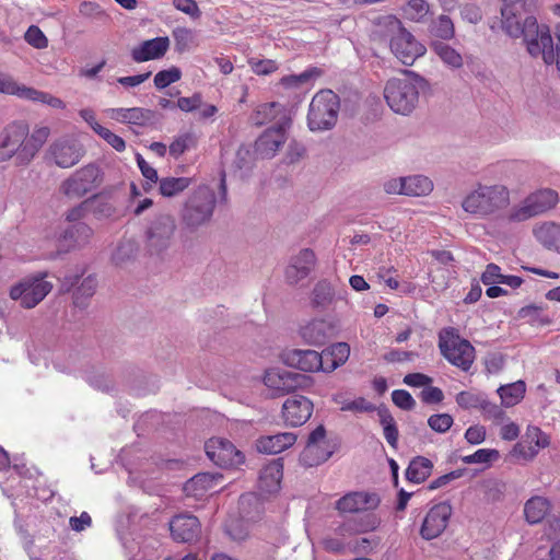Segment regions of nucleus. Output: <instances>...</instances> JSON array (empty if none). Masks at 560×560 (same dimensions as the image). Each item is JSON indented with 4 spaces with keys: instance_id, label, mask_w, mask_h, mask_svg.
<instances>
[{
    "instance_id": "35",
    "label": "nucleus",
    "mask_w": 560,
    "mask_h": 560,
    "mask_svg": "<svg viewBox=\"0 0 560 560\" xmlns=\"http://www.w3.org/2000/svg\"><path fill=\"white\" fill-rule=\"evenodd\" d=\"M534 234L546 248L560 253V224L545 222L534 229Z\"/></svg>"
},
{
    "instance_id": "6",
    "label": "nucleus",
    "mask_w": 560,
    "mask_h": 560,
    "mask_svg": "<svg viewBox=\"0 0 560 560\" xmlns=\"http://www.w3.org/2000/svg\"><path fill=\"white\" fill-rule=\"evenodd\" d=\"M340 109V98L331 90H320L311 100L307 127L311 131H327L335 127Z\"/></svg>"
},
{
    "instance_id": "43",
    "label": "nucleus",
    "mask_w": 560,
    "mask_h": 560,
    "mask_svg": "<svg viewBox=\"0 0 560 560\" xmlns=\"http://www.w3.org/2000/svg\"><path fill=\"white\" fill-rule=\"evenodd\" d=\"M160 183L159 190L163 197L172 198L180 195L190 184L189 177H163L158 180Z\"/></svg>"
},
{
    "instance_id": "48",
    "label": "nucleus",
    "mask_w": 560,
    "mask_h": 560,
    "mask_svg": "<svg viewBox=\"0 0 560 560\" xmlns=\"http://www.w3.org/2000/svg\"><path fill=\"white\" fill-rule=\"evenodd\" d=\"M486 394L474 390L459 392L456 397V404L463 409H479L483 402Z\"/></svg>"
},
{
    "instance_id": "46",
    "label": "nucleus",
    "mask_w": 560,
    "mask_h": 560,
    "mask_svg": "<svg viewBox=\"0 0 560 560\" xmlns=\"http://www.w3.org/2000/svg\"><path fill=\"white\" fill-rule=\"evenodd\" d=\"M197 145V138L191 132H186L179 135L174 139V141L170 144V154L177 159L186 151L195 148Z\"/></svg>"
},
{
    "instance_id": "38",
    "label": "nucleus",
    "mask_w": 560,
    "mask_h": 560,
    "mask_svg": "<svg viewBox=\"0 0 560 560\" xmlns=\"http://www.w3.org/2000/svg\"><path fill=\"white\" fill-rule=\"evenodd\" d=\"M497 392L503 406L513 407L524 398L526 385L523 381H517L500 386Z\"/></svg>"
},
{
    "instance_id": "58",
    "label": "nucleus",
    "mask_w": 560,
    "mask_h": 560,
    "mask_svg": "<svg viewBox=\"0 0 560 560\" xmlns=\"http://www.w3.org/2000/svg\"><path fill=\"white\" fill-rule=\"evenodd\" d=\"M80 13L89 19L93 20H105L107 15L100 4L91 1H86L80 4Z\"/></svg>"
},
{
    "instance_id": "54",
    "label": "nucleus",
    "mask_w": 560,
    "mask_h": 560,
    "mask_svg": "<svg viewBox=\"0 0 560 560\" xmlns=\"http://www.w3.org/2000/svg\"><path fill=\"white\" fill-rule=\"evenodd\" d=\"M97 127H98V129H96V135H98L104 141H106L117 152L125 151L126 142L120 136L114 133L106 127H103V126H97Z\"/></svg>"
},
{
    "instance_id": "25",
    "label": "nucleus",
    "mask_w": 560,
    "mask_h": 560,
    "mask_svg": "<svg viewBox=\"0 0 560 560\" xmlns=\"http://www.w3.org/2000/svg\"><path fill=\"white\" fill-rule=\"evenodd\" d=\"M172 537L182 542H191L201 534L199 520L191 514H178L170 522Z\"/></svg>"
},
{
    "instance_id": "16",
    "label": "nucleus",
    "mask_w": 560,
    "mask_h": 560,
    "mask_svg": "<svg viewBox=\"0 0 560 560\" xmlns=\"http://www.w3.org/2000/svg\"><path fill=\"white\" fill-rule=\"evenodd\" d=\"M332 455V451L326 447V430L318 425L307 439L305 448L301 454V462L308 467L317 466L326 462Z\"/></svg>"
},
{
    "instance_id": "42",
    "label": "nucleus",
    "mask_w": 560,
    "mask_h": 560,
    "mask_svg": "<svg viewBox=\"0 0 560 560\" xmlns=\"http://www.w3.org/2000/svg\"><path fill=\"white\" fill-rule=\"evenodd\" d=\"M549 511V502L541 497H534L525 503L524 514L530 524H537L544 520Z\"/></svg>"
},
{
    "instance_id": "22",
    "label": "nucleus",
    "mask_w": 560,
    "mask_h": 560,
    "mask_svg": "<svg viewBox=\"0 0 560 560\" xmlns=\"http://www.w3.org/2000/svg\"><path fill=\"white\" fill-rule=\"evenodd\" d=\"M283 363L304 372H324L322 353L315 350L290 349L281 354Z\"/></svg>"
},
{
    "instance_id": "19",
    "label": "nucleus",
    "mask_w": 560,
    "mask_h": 560,
    "mask_svg": "<svg viewBox=\"0 0 560 560\" xmlns=\"http://www.w3.org/2000/svg\"><path fill=\"white\" fill-rule=\"evenodd\" d=\"M105 114L108 118L120 122L133 125L137 127H151L158 122V115L155 112L143 107H118L107 108Z\"/></svg>"
},
{
    "instance_id": "29",
    "label": "nucleus",
    "mask_w": 560,
    "mask_h": 560,
    "mask_svg": "<svg viewBox=\"0 0 560 560\" xmlns=\"http://www.w3.org/2000/svg\"><path fill=\"white\" fill-rule=\"evenodd\" d=\"M170 47L168 37H155L142 42L131 50V57L136 62L159 59L163 57Z\"/></svg>"
},
{
    "instance_id": "64",
    "label": "nucleus",
    "mask_w": 560,
    "mask_h": 560,
    "mask_svg": "<svg viewBox=\"0 0 560 560\" xmlns=\"http://www.w3.org/2000/svg\"><path fill=\"white\" fill-rule=\"evenodd\" d=\"M136 161L144 178L151 183H156L159 180L156 170L152 167L140 153L136 154Z\"/></svg>"
},
{
    "instance_id": "23",
    "label": "nucleus",
    "mask_w": 560,
    "mask_h": 560,
    "mask_svg": "<svg viewBox=\"0 0 560 560\" xmlns=\"http://www.w3.org/2000/svg\"><path fill=\"white\" fill-rule=\"evenodd\" d=\"M316 266V255L311 248H303L291 257L285 268V280L290 284H296L311 275Z\"/></svg>"
},
{
    "instance_id": "47",
    "label": "nucleus",
    "mask_w": 560,
    "mask_h": 560,
    "mask_svg": "<svg viewBox=\"0 0 560 560\" xmlns=\"http://www.w3.org/2000/svg\"><path fill=\"white\" fill-rule=\"evenodd\" d=\"M402 11L406 19L421 22L429 13V3L425 0H409Z\"/></svg>"
},
{
    "instance_id": "24",
    "label": "nucleus",
    "mask_w": 560,
    "mask_h": 560,
    "mask_svg": "<svg viewBox=\"0 0 560 560\" xmlns=\"http://www.w3.org/2000/svg\"><path fill=\"white\" fill-rule=\"evenodd\" d=\"M336 326L326 319L315 318L301 326L300 336L308 345L323 346L336 336Z\"/></svg>"
},
{
    "instance_id": "4",
    "label": "nucleus",
    "mask_w": 560,
    "mask_h": 560,
    "mask_svg": "<svg viewBox=\"0 0 560 560\" xmlns=\"http://www.w3.org/2000/svg\"><path fill=\"white\" fill-rule=\"evenodd\" d=\"M384 27V37L389 40L390 51L402 65L411 66L425 54L424 45L418 42L396 16L385 18Z\"/></svg>"
},
{
    "instance_id": "7",
    "label": "nucleus",
    "mask_w": 560,
    "mask_h": 560,
    "mask_svg": "<svg viewBox=\"0 0 560 560\" xmlns=\"http://www.w3.org/2000/svg\"><path fill=\"white\" fill-rule=\"evenodd\" d=\"M521 38L530 57L540 58L546 65H553V35L547 24L538 23L534 15H527Z\"/></svg>"
},
{
    "instance_id": "56",
    "label": "nucleus",
    "mask_w": 560,
    "mask_h": 560,
    "mask_svg": "<svg viewBox=\"0 0 560 560\" xmlns=\"http://www.w3.org/2000/svg\"><path fill=\"white\" fill-rule=\"evenodd\" d=\"M499 456V452L495 450L480 448L471 455H467L463 458L466 464H486Z\"/></svg>"
},
{
    "instance_id": "44",
    "label": "nucleus",
    "mask_w": 560,
    "mask_h": 560,
    "mask_svg": "<svg viewBox=\"0 0 560 560\" xmlns=\"http://www.w3.org/2000/svg\"><path fill=\"white\" fill-rule=\"evenodd\" d=\"M431 47L446 66L454 69L463 67L462 55L450 45L444 42H433Z\"/></svg>"
},
{
    "instance_id": "13",
    "label": "nucleus",
    "mask_w": 560,
    "mask_h": 560,
    "mask_svg": "<svg viewBox=\"0 0 560 560\" xmlns=\"http://www.w3.org/2000/svg\"><path fill=\"white\" fill-rule=\"evenodd\" d=\"M291 119L283 116L275 126L268 128L255 143L256 153L262 159H271L287 141V129Z\"/></svg>"
},
{
    "instance_id": "20",
    "label": "nucleus",
    "mask_w": 560,
    "mask_h": 560,
    "mask_svg": "<svg viewBox=\"0 0 560 560\" xmlns=\"http://www.w3.org/2000/svg\"><path fill=\"white\" fill-rule=\"evenodd\" d=\"M73 288H75L73 292V304L77 307L85 308L88 306L89 300L94 295L96 291V277L89 275L88 277L81 279V276L79 275L66 276L61 282V290L68 292Z\"/></svg>"
},
{
    "instance_id": "15",
    "label": "nucleus",
    "mask_w": 560,
    "mask_h": 560,
    "mask_svg": "<svg viewBox=\"0 0 560 560\" xmlns=\"http://www.w3.org/2000/svg\"><path fill=\"white\" fill-rule=\"evenodd\" d=\"M209 459L219 467L229 468L243 464L244 455L229 441L212 438L205 444Z\"/></svg>"
},
{
    "instance_id": "41",
    "label": "nucleus",
    "mask_w": 560,
    "mask_h": 560,
    "mask_svg": "<svg viewBox=\"0 0 560 560\" xmlns=\"http://www.w3.org/2000/svg\"><path fill=\"white\" fill-rule=\"evenodd\" d=\"M377 415L380 418V423L383 427L385 440L394 450H396L398 445L399 433L394 417L384 406L377 408Z\"/></svg>"
},
{
    "instance_id": "36",
    "label": "nucleus",
    "mask_w": 560,
    "mask_h": 560,
    "mask_svg": "<svg viewBox=\"0 0 560 560\" xmlns=\"http://www.w3.org/2000/svg\"><path fill=\"white\" fill-rule=\"evenodd\" d=\"M433 470V463L424 456L413 457L405 472L406 479L413 483L425 481Z\"/></svg>"
},
{
    "instance_id": "11",
    "label": "nucleus",
    "mask_w": 560,
    "mask_h": 560,
    "mask_svg": "<svg viewBox=\"0 0 560 560\" xmlns=\"http://www.w3.org/2000/svg\"><path fill=\"white\" fill-rule=\"evenodd\" d=\"M101 172L95 164H88L72 173L60 185V191L70 199H79L100 184Z\"/></svg>"
},
{
    "instance_id": "2",
    "label": "nucleus",
    "mask_w": 560,
    "mask_h": 560,
    "mask_svg": "<svg viewBox=\"0 0 560 560\" xmlns=\"http://www.w3.org/2000/svg\"><path fill=\"white\" fill-rule=\"evenodd\" d=\"M427 81L419 74L405 71V77L393 78L386 82L384 97L390 109L400 115H409L419 102L420 90Z\"/></svg>"
},
{
    "instance_id": "63",
    "label": "nucleus",
    "mask_w": 560,
    "mask_h": 560,
    "mask_svg": "<svg viewBox=\"0 0 560 560\" xmlns=\"http://www.w3.org/2000/svg\"><path fill=\"white\" fill-rule=\"evenodd\" d=\"M249 63L253 71L258 75H267L278 69L277 62L271 59L250 61Z\"/></svg>"
},
{
    "instance_id": "18",
    "label": "nucleus",
    "mask_w": 560,
    "mask_h": 560,
    "mask_svg": "<svg viewBox=\"0 0 560 560\" xmlns=\"http://www.w3.org/2000/svg\"><path fill=\"white\" fill-rule=\"evenodd\" d=\"M451 515L452 506L447 502H440L432 506L423 520L421 536L427 540L439 537L447 527Z\"/></svg>"
},
{
    "instance_id": "31",
    "label": "nucleus",
    "mask_w": 560,
    "mask_h": 560,
    "mask_svg": "<svg viewBox=\"0 0 560 560\" xmlns=\"http://www.w3.org/2000/svg\"><path fill=\"white\" fill-rule=\"evenodd\" d=\"M222 479L220 474L200 472L195 475L184 485V491L188 497L202 498L212 490Z\"/></svg>"
},
{
    "instance_id": "33",
    "label": "nucleus",
    "mask_w": 560,
    "mask_h": 560,
    "mask_svg": "<svg viewBox=\"0 0 560 560\" xmlns=\"http://www.w3.org/2000/svg\"><path fill=\"white\" fill-rule=\"evenodd\" d=\"M350 347L346 342H337L322 352L324 372L330 373L341 366L349 358Z\"/></svg>"
},
{
    "instance_id": "59",
    "label": "nucleus",
    "mask_w": 560,
    "mask_h": 560,
    "mask_svg": "<svg viewBox=\"0 0 560 560\" xmlns=\"http://www.w3.org/2000/svg\"><path fill=\"white\" fill-rule=\"evenodd\" d=\"M342 411H353V412H372L377 410L375 405L368 401L364 397H359L350 402L343 404L341 407Z\"/></svg>"
},
{
    "instance_id": "27",
    "label": "nucleus",
    "mask_w": 560,
    "mask_h": 560,
    "mask_svg": "<svg viewBox=\"0 0 560 560\" xmlns=\"http://www.w3.org/2000/svg\"><path fill=\"white\" fill-rule=\"evenodd\" d=\"M304 376L299 373L271 370L265 374L264 383L278 394H287L302 385Z\"/></svg>"
},
{
    "instance_id": "49",
    "label": "nucleus",
    "mask_w": 560,
    "mask_h": 560,
    "mask_svg": "<svg viewBox=\"0 0 560 560\" xmlns=\"http://www.w3.org/2000/svg\"><path fill=\"white\" fill-rule=\"evenodd\" d=\"M431 33L441 39H451L455 34L454 24L447 15H440L433 22Z\"/></svg>"
},
{
    "instance_id": "52",
    "label": "nucleus",
    "mask_w": 560,
    "mask_h": 560,
    "mask_svg": "<svg viewBox=\"0 0 560 560\" xmlns=\"http://www.w3.org/2000/svg\"><path fill=\"white\" fill-rule=\"evenodd\" d=\"M24 38L27 44H30L31 46H33L36 49H44V48L48 47V39H47L46 35L36 25H31L27 28V31L24 35Z\"/></svg>"
},
{
    "instance_id": "8",
    "label": "nucleus",
    "mask_w": 560,
    "mask_h": 560,
    "mask_svg": "<svg viewBox=\"0 0 560 560\" xmlns=\"http://www.w3.org/2000/svg\"><path fill=\"white\" fill-rule=\"evenodd\" d=\"M177 230L175 218L170 213L153 215L144 229V247L150 255L161 256L172 246Z\"/></svg>"
},
{
    "instance_id": "51",
    "label": "nucleus",
    "mask_w": 560,
    "mask_h": 560,
    "mask_svg": "<svg viewBox=\"0 0 560 560\" xmlns=\"http://www.w3.org/2000/svg\"><path fill=\"white\" fill-rule=\"evenodd\" d=\"M182 77V71L177 67H172L166 70L159 71L154 77V85L156 89L162 90L167 88L174 82H177Z\"/></svg>"
},
{
    "instance_id": "14",
    "label": "nucleus",
    "mask_w": 560,
    "mask_h": 560,
    "mask_svg": "<svg viewBox=\"0 0 560 560\" xmlns=\"http://www.w3.org/2000/svg\"><path fill=\"white\" fill-rule=\"evenodd\" d=\"M52 285L42 278H31L13 285L10 290V298L19 300L26 308L36 306L50 292Z\"/></svg>"
},
{
    "instance_id": "12",
    "label": "nucleus",
    "mask_w": 560,
    "mask_h": 560,
    "mask_svg": "<svg viewBox=\"0 0 560 560\" xmlns=\"http://www.w3.org/2000/svg\"><path fill=\"white\" fill-rule=\"evenodd\" d=\"M84 155V145L73 137L56 139L50 143L46 152V159L61 168L77 165Z\"/></svg>"
},
{
    "instance_id": "34",
    "label": "nucleus",
    "mask_w": 560,
    "mask_h": 560,
    "mask_svg": "<svg viewBox=\"0 0 560 560\" xmlns=\"http://www.w3.org/2000/svg\"><path fill=\"white\" fill-rule=\"evenodd\" d=\"M93 235V230L83 222H78L68 226L60 235V238L68 247L82 246L89 243Z\"/></svg>"
},
{
    "instance_id": "32",
    "label": "nucleus",
    "mask_w": 560,
    "mask_h": 560,
    "mask_svg": "<svg viewBox=\"0 0 560 560\" xmlns=\"http://www.w3.org/2000/svg\"><path fill=\"white\" fill-rule=\"evenodd\" d=\"M296 441V435L292 432H283L275 435L261 436L257 440L256 447L260 453L277 454L290 446Z\"/></svg>"
},
{
    "instance_id": "40",
    "label": "nucleus",
    "mask_w": 560,
    "mask_h": 560,
    "mask_svg": "<svg viewBox=\"0 0 560 560\" xmlns=\"http://www.w3.org/2000/svg\"><path fill=\"white\" fill-rule=\"evenodd\" d=\"M324 74L323 69L317 67L307 68L300 74L284 75L280 84L285 89H299L311 81H314Z\"/></svg>"
},
{
    "instance_id": "1",
    "label": "nucleus",
    "mask_w": 560,
    "mask_h": 560,
    "mask_svg": "<svg viewBox=\"0 0 560 560\" xmlns=\"http://www.w3.org/2000/svg\"><path fill=\"white\" fill-rule=\"evenodd\" d=\"M50 135L47 126L32 131L25 120H13L0 132V163L13 161L15 166H27L37 156Z\"/></svg>"
},
{
    "instance_id": "10",
    "label": "nucleus",
    "mask_w": 560,
    "mask_h": 560,
    "mask_svg": "<svg viewBox=\"0 0 560 560\" xmlns=\"http://www.w3.org/2000/svg\"><path fill=\"white\" fill-rule=\"evenodd\" d=\"M559 201L558 192L550 188L539 189L527 196L523 202L513 207L508 219L523 222L552 209Z\"/></svg>"
},
{
    "instance_id": "28",
    "label": "nucleus",
    "mask_w": 560,
    "mask_h": 560,
    "mask_svg": "<svg viewBox=\"0 0 560 560\" xmlns=\"http://www.w3.org/2000/svg\"><path fill=\"white\" fill-rule=\"evenodd\" d=\"M283 477V459H272L264 465L258 477V488L262 493L272 494L279 491Z\"/></svg>"
},
{
    "instance_id": "61",
    "label": "nucleus",
    "mask_w": 560,
    "mask_h": 560,
    "mask_svg": "<svg viewBox=\"0 0 560 560\" xmlns=\"http://www.w3.org/2000/svg\"><path fill=\"white\" fill-rule=\"evenodd\" d=\"M502 277L503 275L501 273L500 267L495 264H489L481 275V281L486 285H491L494 283H500Z\"/></svg>"
},
{
    "instance_id": "5",
    "label": "nucleus",
    "mask_w": 560,
    "mask_h": 560,
    "mask_svg": "<svg viewBox=\"0 0 560 560\" xmlns=\"http://www.w3.org/2000/svg\"><path fill=\"white\" fill-rule=\"evenodd\" d=\"M510 192L502 185H478L463 200V209L471 214L485 218L506 207Z\"/></svg>"
},
{
    "instance_id": "17",
    "label": "nucleus",
    "mask_w": 560,
    "mask_h": 560,
    "mask_svg": "<svg viewBox=\"0 0 560 560\" xmlns=\"http://www.w3.org/2000/svg\"><path fill=\"white\" fill-rule=\"evenodd\" d=\"M550 436L536 425H528L524 439L513 447V455L532 460L540 450L548 447Z\"/></svg>"
},
{
    "instance_id": "3",
    "label": "nucleus",
    "mask_w": 560,
    "mask_h": 560,
    "mask_svg": "<svg viewBox=\"0 0 560 560\" xmlns=\"http://www.w3.org/2000/svg\"><path fill=\"white\" fill-rule=\"evenodd\" d=\"M217 195L208 185H199L186 198L180 210L183 225L189 231L208 225L214 214Z\"/></svg>"
},
{
    "instance_id": "57",
    "label": "nucleus",
    "mask_w": 560,
    "mask_h": 560,
    "mask_svg": "<svg viewBox=\"0 0 560 560\" xmlns=\"http://www.w3.org/2000/svg\"><path fill=\"white\" fill-rule=\"evenodd\" d=\"M393 402L402 410H412L416 406V400L405 389H395L392 393Z\"/></svg>"
},
{
    "instance_id": "26",
    "label": "nucleus",
    "mask_w": 560,
    "mask_h": 560,
    "mask_svg": "<svg viewBox=\"0 0 560 560\" xmlns=\"http://www.w3.org/2000/svg\"><path fill=\"white\" fill-rule=\"evenodd\" d=\"M380 502L381 500L376 493L351 492L336 502V509L343 513H358L374 510Z\"/></svg>"
},
{
    "instance_id": "9",
    "label": "nucleus",
    "mask_w": 560,
    "mask_h": 560,
    "mask_svg": "<svg viewBox=\"0 0 560 560\" xmlns=\"http://www.w3.org/2000/svg\"><path fill=\"white\" fill-rule=\"evenodd\" d=\"M439 348L442 355L464 372L469 371L475 361V348L462 338L454 328H445L439 336Z\"/></svg>"
},
{
    "instance_id": "62",
    "label": "nucleus",
    "mask_w": 560,
    "mask_h": 560,
    "mask_svg": "<svg viewBox=\"0 0 560 560\" xmlns=\"http://www.w3.org/2000/svg\"><path fill=\"white\" fill-rule=\"evenodd\" d=\"M173 4L177 10L194 19H198L201 14L195 0H173Z\"/></svg>"
},
{
    "instance_id": "50",
    "label": "nucleus",
    "mask_w": 560,
    "mask_h": 560,
    "mask_svg": "<svg viewBox=\"0 0 560 560\" xmlns=\"http://www.w3.org/2000/svg\"><path fill=\"white\" fill-rule=\"evenodd\" d=\"M90 202V211L98 220L112 218L116 213L115 207L107 199L93 198Z\"/></svg>"
},
{
    "instance_id": "21",
    "label": "nucleus",
    "mask_w": 560,
    "mask_h": 560,
    "mask_svg": "<svg viewBox=\"0 0 560 560\" xmlns=\"http://www.w3.org/2000/svg\"><path fill=\"white\" fill-rule=\"evenodd\" d=\"M314 405L304 396L294 395L283 402L282 418L284 423L290 427L304 424L312 416Z\"/></svg>"
},
{
    "instance_id": "37",
    "label": "nucleus",
    "mask_w": 560,
    "mask_h": 560,
    "mask_svg": "<svg viewBox=\"0 0 560 560\" xmlns=\"http://www.w3.org/2000/svg\"><path fill=\"white\" fill-rule=\"evenodd\" d=\"M335 299V290L327 280L318 281L312 291V306L317 310L327 308Z\"/></svg>"
},
{
    "instance_id": "60",
    "label": "nucleus",
    "mask_w": 560,
    "mask_h": 560,
    "mask_svg": "<svg viewBox=\"0 0 560 560\" xmlns=\"http://www.w3.org/2000/svg\"><path fill=\"white\" fill-rule=\"evenodd\" d=\"M90 199H86L82 201L80 205L68 210L66 213V220L72 224L81 222V220L90 211Z\"/></svg>"
},
{
    "instance_id": "53",
    "label": "nucleus",
    "mask_w": 560,
    "mask_h": 560,
    "mask_svg": "<svg viewBox=\"0 0 560 560\" xmlns=\"http://www.w3.org/2000/svg\"><path fill=\"white\" fill-rule=\"evenodd\" d=\"M453 423L454 419L448 413H435L428 419V425L438 433L447 432Z\"/></svg>"
},
{
    "instance_id": "39",
    "label": "nucleus",
    "mask_w": 560,
    "mask_h": 560,
    "mask_svg": "<svg viewBox=\"0 0 560 560\" xmlns=\"http://www.w3.org/2000/svg\"><path fill=\"white\" fill-rule=\"evenodd\" d=\"M287 116L283 105L277 102L261 104L257 107L253 115V121L256 125H265L279 117V120Z\"/></svg>"
},
{
    "instance_id": "55",
    "label": "nucleus",
    "mask_w": 560,
    "mask_h": 560,
    "mask_svg": "<svg viewBox=\"0 0 560 560\" xmlns=\"http://www.w3.org/2000/svg\"><path fill=\"white\" fill-rule=\"evenodd\" d=\"M479 409L481 410L485 419L501 422L505 418L504 410L497 404L489 401L487 396H485L483 402L481 404Z\"/></svg>"
},
{
    "instance_id": "30",
    "label": "nucleus",
    "mask_w": 560,
    "mask_h": 560,
    "mask_svg": "<svg viewBox=\"0 0 560 560\" xmlns=\"http://www.w3.org/2000/svg\"><path fill=\"white\" fill-rule=\"evenodd\" d=\"M525 19H522L516 4L504 3L501 8V27L511 38H521Z\"/></svg>"
},
{
    "instance_id": "45",
    "label": "nucleus",
    "mask_w": 560,
    "mask_h": 560,
    "mask_svg": "<svg viewBox=\"0 0 560 560\" xmlns=\"http://www.w3.org/2000/svg\"><path fill=\"white\" fill-rule=\"evenodd\" d=\"M406 196H425L433 189V183L423 175H413L405 177Z\"/></svg>"
}]
</instances>
